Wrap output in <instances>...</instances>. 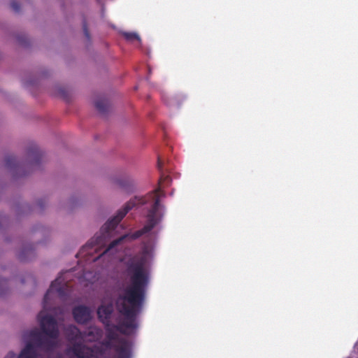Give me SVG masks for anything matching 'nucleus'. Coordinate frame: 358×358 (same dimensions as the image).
I'll list each match as a JSON object with an SVG mask.
<instances>
[{
    "mask_svg": "<svg viewBox=\"0 0 358 358\" xmlns=\"http://www.w3.org/2000/svg\"><path fill=\"white\" fill-rule=\"evenodd\" d=\"M64 331L67 340L72 343V345L74 343H81L80 342L77 341L83 340V331H81L76 326L69 325L66 327Z\"/></svg>",
    "mask_w": 358,
    "mask_h": 358,
    "instance_id": "9",
    "label": "nucleus"
},
{
    "mask_svg": "<svg viewBox=\"0 0 358 358\" xmlns=\"http://www.w3.org/2000/svg\"><path fill=\"white\" fill-rule=\"evenodd\" d=\"M72 313L78 324H86L92 319V311L87 306L80 305L73 308Z\"/></svg>",
    "mask_w": 358,
    "mask_h": 358,
    "instance_id": "7",
    "label": "nucleus"
},
{
    "mask_svg": "<svg viewBox=\"0 0 358 358\" xmlns=\"http://www.w3.org/2000/svg\"><path fill=\"white\" fill-rule=\"evenodd\" d=\"M120 185L124 187H125V185L123 184L122 182H120Z\"/></svg>",
    "mask_w": 358,
    "mask_h": 358,
    "instance_id": "23",
    "label": "nucleus"
},
{
    "mask_svg": "<svg viewBox=\"0 0 358 358\" xmlns=\"http://www.w3.org/2000/svg\"><path fill=\"white\" fill-rule=\"evenodd\" d=\"M145 200L137 199L134 198L130 199L124 206V208L118 210L117 215L111 220H109L101 229L99 235H95L83 247V250L86 251L87 255L90 254L88 249H92L93 247L97 245L101 246L104 244L106 239L110 236V232L114 230L120 221L124 217L127 213L131 210L138 203H145Z\"/></svg>",
    "mask_w": 358,
    "mask_h": 358,
    "instance_id": "4",
    "label": "nucleus"
},
{
    "mask_svg": "<svg viewBox=\"0 0 358 358\" xmlns=\"http://www.w3.org/2000/svg\"><path fill=\"white\" fill-rule=\"evenodd\" d=\"M69 291V286L68 282H65L62 275H60L55 281H53L50 288L48 289L43 298L44 306L48 303L50 296L52 293L56 292L61 299H64L68 292Z\"/></svg>",
    "mask_w": 358,
    "mask_h": 358,
    "instance_id": "6",
    "label": "nucleus"
},
{
    "mask_svg": "<svg viewBox=\"0 0 358 358\" xmlns=\"http://www.w3.org/2000/svg\"><path fill=\"white\" fill-rule=\"evenodd\" d=\"M10 7L15 12H19L20 10V5L16 1H12L10 3Z\"/></svg>",
    "mask_w": 358,
    "mask_h": 358,
    "instance_id": "19",
    "label": "nucleus"
},
{
    "mask_svg": "<svg viewBox=\"0 0 358 358\" xmlns=\"http://www.w3.org/2000/svg\"><path fill=\"white\" fill-rule=\"evenodd\" d=\"M94 106L96 110L102 115L106 114L109 108L108 101L106 99H97L94 103Z\"/></svg>",
    "mask_w": 358,
    "mask_h": 358,
    "instance_id": "13",
    "label": "nucleus"
},
{
    "mask_svg": "<svg viewBox=\"0 0 358 358\" xmlns=\"http://www.w3.org/2000/svg\"><path fill=\"white\" fill-rule=\"evenodd\" d=\"M8 289V280L4 278H0V296L3 295Z\"/></svg>",
    "mask_w": 358,
    "mask_h": 358,
    "instance_id": "18",
    "label": "nucleus"
},
{
    "mask_svg": "<svg viewBox=\"0 0 358 358\" xmlns=\"http://www.w3.org/2000/svg\"><path fill=\"white\" fill-rule=\"evenodd\" d=\"M59 358H60V357H59Z\"/></svg>",
    "mask_w": 358,
    "mask_h": 358,
    "instance_id": "24",
    "label": "nucleus"
},
{
    "mask_svg": "<svg viewBox=\"0 0 358 358\" xmlns=\"http://www.w3.org/2000/svg\"><path fill=\"white\" fill-rule=\"evenodd\" d=\"M38 320L41 331L34 327L24 332L22 336L26 345L18 358H39L37 349L49 354L57 348L59 331L56 319L40 313Z\"/></svg>",
    "mask_w": 358,
    "mask_h": 358,
    "instance_id": "2",
    "label": "nucleus"
},
{
    "mask_svg": "<svg viewBox=\"0 0 358 358\" xmlns=\"http://www.w3.org/2000/svg\"><path fill=\"white\" fill-rule=\"evenodd\" d=\"M34 254L32 246L25 247L18 254V258L20 261H27L28 257Z\"/></svg>",
    "mask_w": 358,
    "mask_h": 358,
    "instance_id": "15",
    "label": "nucleus"
},
{
    "mask_svg": "<svg viewBox=\"0 0 358 358\" xmlns=\"http://www.w3.org/2000/svg\"><path fill=\"white\" fill-rule=\"evenodd\" d=\"M15 355L13 352H9L7 355L5 357V358H15Z\"/></svg>",
    "mask_w": 358,
    "mask_h": 358,
    "instance_id": "21",
    "label": "nucleus"
},
{
    "mask_svg": "<svg viewBox=\"0 0 358 358\" xmlns=\"http://www.w3.org/2000/svg\"><path fill=\"white\" fill-rule=\"evenodd\" d=\"M157 166H158V168L159 169H162V162H161V159L159 158H158V161H157Z\"/></svg>",
    "mask_w": 358,
    "mask_h": 358,
    "instance_id": "22",
    "label": "nucleus"
},
{
    "mask_svg": "<svg viewBox=\"0 0 358 358\" xmlns=\"http://www.w3.org/2000/svg\"><path fill=\"white\" fill-rule=\"evenodd\" d=\"M159 193L160 190L157 189L155 191L152 196L154 202L152 205V207L148 212L146 215V223L144 227L134 233L126 234L113 241L101 255H99L93 259L94 262L99 259L101 255L113 250L115 247L120 244L123 241L126 239L136 240L143 235L149 233L152 230V229L155 228L157 224L161 222L164 215V213L162 212L164 209V206L160 204Z\"/></svg>",
    "mask_w": 358,
    "mask_h": 358,
    "instance_id": "3",
    "label": "nucleus"
},
{
    "mask_svg": "<svg viewBox=\"0 0 358 358\" xmlns=\"http://www.w3.org/2000/svg\"><path fill=\"white\" fill-rule=\"evenodd\" d=\"M146 263L145 255H135L124 263V274L127 285L115 301L117 310L123 319L114 328L125 335L131 334L138 328L137 317L145 302L150 282Z\"/></svg>",
    "mask_w": 358,
    "mask_h": 358,
    "instance_id": "1",
    "label": "nucleus"
},
{
    "mask_svg": "<svg viewBox=\"0 0 358 358\" xmlns=\"http://www.w3.org/2000/svg\"><path fill=\"white\" fill-rule=\"evenodd\" d=\"M106 338L109 339V340H112L117 343H118V340L120 339L117 337V334L111 329H107Z\"/></svg>",
    "mask_w": 358,
    "mask_h": 358,
    "instance_id": "17",
    "label": "nucleus"
},
{
    "mask_svg": "<svg viewBox=\"0 0 358 358\" xmlns=\"http://www.w3.org/2000/svg\"><path fill=\"white\" fill-rule=\"evenodd\" d=\"M20 166L19 162L13 155H8L5 158V166L10 170L18 168Z\"/></svg>",
    "mask_w": 358,
    "mask_h": 358,
    "instance_id": "14",
    "label": "nucleus"
},
{
    "mask_svg": "<svg viewBox=\"0 0 358 358\" xmlns=\"http://www.w3.org/2000/svg\"><path fill=\"white\" fill-rule=\"evenodd\" d=\"M83 31H84V34H85V36L87 37V39H90V33H89V31L87 29V24L86 22H83Z\"/></svg>",
    "mask_w": 358,
    "mask_h": 358,
    "instance_id": "20",
    "label": "nucleus"
},
{
    "mask_svg": "<svg viewBox=\"0 0 358 358\" xmlns=\"http://www.w3.org/2000/svg\"><path fill=\"white\" fill-rule=\"evenodd\" d=\"M122 35L124 36V38L127 41H128L129 42H132L134 41H137L138 42L141 41V38H140L139 36L135 32L124 31V32L122 33Z\"/></svg>",
    "mask_w": 358,
    "mask_h": 358,
    "instance_id": "16",
    "label": "nucleus"
},
{
    "mask_svg": "<svg viewBox=\"0 0 358 358\" xmlns=\"http://www.w3.org/2000/svg\"><path fill=\"white\" fill-rule=\"evenodd\" d=\"M101 335V331L95 327H90L83 331V340L88 338L91 342L97 341Z\"/></svg>",
    "mask_w": 358,
    "mask_h": 358,
    "instance_id": "11",
    "label": "nucleus"
},
{
    "mask_svg": "<svg viewBox=\"0 0 358 358\" xmlns=\"http://www.w3.org/2000/svg\"><path fill=\"white\" fill-rule=\"evenodd\" d=\"M69 351L77 358H91L93 350L83 343H74Z\"/></svg>",
    "mask_w": 358,
    "mask_h": 358,
    "instance_id": "8",
    "label": "nucleus"
},
{
    "mask_svg": "<svg viewBox=\"0 0 358 358\" xmlns=\"http://www.w3.org/2000/svg\"><path fill=\"white\" fill-rule=\"evenodd\" d=\"M27 155L35 163H38L42 157L41 152L36 145H32L29 148Z\"/></svg>",
    "mask_w": 358,
    "mask_h": 358,
    "instance_id": "12",
    "label": "nucleus"
},
{
    "mask_svg": "<svg viewBox=\"0 0 358 358\" xmlns=\"http://www.w3.org/2000/svg\"><path fill=\"white\" fill-rule=\"evenodd\" d=\"M102 345L106 350L113 349L115 355L113 358H131V345L124 338L118 340V343L112 340L106 338Z\"/></svg>",
    "mask_w": 358,
    "mask_h": 358,
    "instance_id": "5",
    "label": "nucleus"
},
{
    "mask_svg": "<svg viewBox=\"0 0 358 358\" xmlns=\"http://www.w3.org/2000/svg\"><path fill=\"white\" fill-rule=\"evenodd\" d=\"M113 312L112 303L107 305H101L97 309V315L99 320L103 323H108Z\"/></svg>",
    "mask_w": 358,
    "mask_h": 358,
    "instance_id": "10",
    "label": "nucleus"
}]
</instances>
